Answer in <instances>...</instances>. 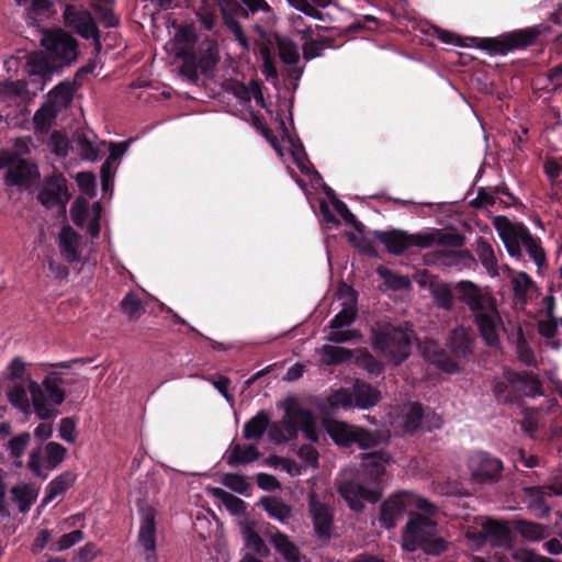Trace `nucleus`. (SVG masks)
Segmentation results:
<instances>
[{"label":"nucleus","mask_w":562,"mask_h":562,"mask_svg":"<svg viewBox=\"0 0 562 562\" xmlns=\"http://www.w3.org/2000/svg\"><path fill=\"white\" fill-rule=\"evenodd\" d=\"M418 282L428 290L434 305L440 310L451 312L456 300L462 303L470 312L472 323L484 342L490 347L499 346V334L504 330V323L496 299L488 288H482L470 280L451 284L437 277H426Z\"/></svg>","instance_id":"f257e3e1"},{"label":"nucleus","mask_w":562,"mask_h":562,"mask_svg":"<svg viewBox=\"0 0 562 562\" xmlns=\"http://www.w3.org/2000/svg\"><path fill=\"white\" fill-rule=\"evenodd\" d=\"M494 226L512 257L521 258L524 246L539 269L546 266V252L540 239L533 237L525 225L513 223L505 216H497Z\"/></svg>","instance_id":"f03ea898"},{"label":"nucleus","mask_w":562,"mask_h":562,"mask_svg":"<svg viewBox=\"0 0 562 562\" xmlns=\"http://www.w3.org/2000/svg\"><path fill=\"white\" fill-rule=\"evenodd\" d=\"M436 533L437 525L431 518L413 514L403 533V547L408 551L422 549L427 554H439L447 549V543Z\"/></svg>","instance_id":"7ed1b4c3"},{"label":"nucleus","mask_w":562,"mask_h":562,"mask_svg":"<svg viewBox=\"0 0 562 562\" xmlns=\"http://www.w3.org/2000/svg\"><path fill=\"white\" fill-rule=\"evenodd\" d=\"M61 382L56 373L47 375L42 385L31 379L26 380L32 406L40 419L52 420L57 416V406L65 400V392L59 386Z\"/></svg>","instance_id":"20e7f679"},{"label":"nucleus","mask_w":562,"mask_h":562,"mask_svg":"<svg viewBox=\"0 0 562 562\" xmlns=\"http://www.w3.org/2000/svg\"><path fill=\"white\" fill-rule=\"evenodd\" d=\"M183 63L179 69L180 75L190 82H196L199 74L206 75L218 63V49L215 42L206 40L200 43L196 52H186L184 47L177 52Z\"/></svg>","instance_id":"39448f33"},{"label":"nucleus","mask_w":562,"mask_h":562,"mask_svg":"<svg viewBox=\"0 0 562 562\" xmlns=\"http://www.w3.org/2000/svg\"><path fill=\"white\" fill-rule=\"evenodd\" d=\"M373 347L390 361L398 364L411 353V335L402 328L389 325L374 334Z\"/></svg>","instance_id":"423d86ee"},{"label":"nucleus","mask_w":562,"mask_h":562,"mask_svg":"<svg viewBox=\"0 0 562 562\" xmlns=\"http://www.w3.org/2000/svg\"><path fill=\"white\" fill-rule=\"evenodd\" d=\"M41 44L58 68L70 65L77 58L76 38L61 29L45 31Z\"/></svg>","instance_id":"0eeeda50"},{"label":"nucleus","mask_w":562,"mask_h":562,"mask_svg":"<svg viewBox=\"0 0 562 562\" xmlns=\"http://www.w3.org/2000/svg\"><path fill=\"white\" fill-rule=\"evenodd\" d=\"M323 426L330 438L342 447L357 443L362 449H369L379 443L378 437L373 432L345 422L324 417Z\"/></svg>","instance_id":"6e6552de"},{"label":"nucleus","mask_w":562,"mask_h":562,"mask_svg":"<svg viewBox=\"0 0 562 562\" xmlns=\"http://www.w3.org/2000/svg\"><path fill=\"white\" fill-rule=\"evenodd\" d=\"M278 424L290 440L297 437L299 430L304 432L307 440L314 442L318 440L316 420L307 409L301 407L288 408L284 417Z\"/></svg>","instance_id":"1a4fd4ad"},{"label":"nucleus","mask_w":562,"mask_h":562,"mask_svg":"<svg viewBox=\"0 0 562 562\" xmlns=\"http://www.w3.org/2000/svg\"><path fill=\"white\" fill-rule=\"evenodd\" d=\"M63 18L67 27L75 30L83 38H92L95 49L98 52L101 49L99 30L89 11L67 4Z\"/></svg>","instance_id":"9d476101"},{"label":"nucleus","mask_w":562,"mask_h":562,"mask_svg":"<svg viewBox=\"0 0 562 562\" xmlns=\"http://www.w3.org/2000/svg\"><path fill=\"white\" fill-rule=\"evenodd\" d=\"M338 492L352 510L361 512L364 508L363 501L375 503L379 499L381 487L369 486L358 476L357 480L342 482Z\"/></svg>","instance_id":"9b49d317"},{"label":"nucleus","mask_w":562,"mask_h":562,"mask_svg":"<svg viewBox=\"0 0 562 562\" xmlns=\"http://www.w3.org/2000/svg\"><path fill=\"white\" fill-rule=\"evenodd\" d=\"M44 451V462L46 468L53 470L57 468L65 459L67 449L58 442L50 441L42 448L37 446L29 456L27 469L36 476H42L41 454Z\"/></svg>","instance_id":"f8f14e48"},{"label":"nucleus","mask_w":562,"mask_h":562,"mask_svg":"<svg viewBox=\"0 0 562 562\" xmlns=\"http://www.w3.org/2000/svg\"><path fill=\"white\" fill-rule=\"evenodd\" d=\"M37 199L47 209L58 207L65 212L66 204L70 199L66 179L63 176L46 178Z\"/></svg>","instance_id":"ddd939ff"},{"label":"nucleus","mask_w":562,"mask_h":562,"mask_svg":"<svg viewBox=\"0 0 562 562\" xmlns=\"http://www.w3.org/2000/svg\"><path fill=\"white\" fill-rule=\"evenodd\" d=\"M415 502V496L408 492L396 493L386 498L380 510V522L385 528H393L406 509Z\"/></svg>","instance_id":"4468645a"},{"label":"nucleus","mask_w":562,"mask_h":562,"mask_svg":"<svg viewBox=\"0 0 562 562\" xmlns=\"http://www.w3.org/2000/svg\"><path fill=\"white\" fill-rule=\"evenodd\" d=\"M155 509L150 506L142 507V520L138 533V543L144 548L145 561L157 562L156 558V524Z\"/></svg>","instance_id":"2eb2a0df"},{"label":"nucleus","mask_w":562,"mask_h":562,"mask_svg":"<svg viewBox=\"0 0 562 562\" xmlns=\"http://www.w3.org/2000/svg\"><path fill=\"white\" fill-rule=\"evenodd\" d=\"M469 467L473 477L481 483L498 481L503 470L501 460L484 452L471 457Z\"/></svg>","instance_id":"dca6fc26"},{"label":"nucleus","mask_w":562,"mask_h":562,"mask_svg":"<svg viewBox=\"0 0 562 562\" xmlns=\"http://www.w3.org/2000/svg\"><path fill=\"white\" fill-rule=\"evenodd\" d=\"M308 509L318 537L330 538L334 518L330 506L323 502L316 493H311L308 495Z\"/></svg>","instance_id":"f3484780"},{"label":"nucleus","mask_w":562,"mask_h":562,"mask_svg":"<svg viewBox=\"0 0 562 562\" xmlns=\"http://www.w3.org/2000/svg\"><path fill=\"white\" fill-rule=\"evenodd\" d=\"M241 0H221L220 8L226 26L234 33L239 44L247 48V38L238 22L239 18H248V10L240 3Z\"/></svg>","instance_id":"a211bd4d"},{"label":"nucleus","mask_w":562,"mask_h":562,"mask_svg":"<svg viewBox=\"0 0 562 562\" xmlns=\"http://www.w3.org/2000/svg\"><path fill=\"white\" fill-rule=\"evenodd\" d=\"M536 38V34L529 31H519L512 33L503 40L485 38L483 40V48L494 54H506L508 50L525 47L531 44Z\"/></svg>","instance_id":"6ab92c4d"},{"label":"nucleus","mask_w":562,"mask_h":562,"mask_svg":"<svg viewBox=\"0 0 562 562\" xmlns=\"http://www.w3.org/2000/svg\"><path fill=\"white\" fill-rule=\"evenodd\" d=\"M387 461L389 456L383 451L363 454V470L359 477L369 486L380 487V480L385 472L384 464Z\"/></svg>","instance_id":"aec40b11"},{"label":"nucleus","mask_w":562,"mask_h":562,"mask_svg":"<svg viewBox=\"0 0 562 562\" xmlns=\"http://www.w3.org/2000/svg\"><path fill=\"white\" fill-rule=\"evenodd\" d=\"M475 338L472 330L464 326L452 329L448 337V347L456 358H468L473 351Z\"/></svg>","instance_id":"412c9836"},{"label":"nucleus","mask_w":562,"mask_h":562,"mask_svg":"<svg viewBox=\"0 0 562 562\" xmlns=\"http://www.w3.org/2000/svg\"><path fill=\"white\" fill-rule=\"evenodd\" d=\"M427 262L443 267L464 266L469 268L475 262V259L469 250H437L427 255Z\"/></svg>","instance_id":"4be33fe9"},{"label":"nucleus","mask_w":562,"mask_h":562,"mask_svg":"<svg viewBox=\"0 0 562 562\" xmlns=\"http://www.w3.org/2000/svg\"><path fill=\"white\" fill-rule=\"evenodd\" d=\"M59 250L63 258L69 262L80 260L81 237L70 226H64L59 234Z\"/></svg>","instance_id":"5701e85b"},{"label":"nucleus","mask_w":562,"mask_h":562,"mask_svg":"<svg viewBox=\"0 0 562 562\" xmlns=\"http://www.w3.org/2000/svg\"><path fill=\"white\" fill-rule=\"evenodd\" d=\"M267 537L274 550L279 552L286 562H301L299 548L290 538L277 528L267 532Z\"/></svg>","instance_id":"b1692460"},{"label":"nucleus","mask_w":562,"mask_h":562,"mask_svg":"<svg viewBox=\"0 0 562 562\" xmlns=\"http://www.w3.org/2000/svg\"><path fill=\"white\" fill-rule=\"evenodd\" d=\"M26 71L30 76L38 77L42 85L50 79L58 66L43 53H32L27 56Z\"/></svg>","instance_id":"393cba45"},{"label":"nucleus","mask_w":562,"mask_h":562,"mask_svg":"<svg viewBox=\"0 0 562 562\" xmlns=\"http://www.w3.org/2000/svg\"><path fill=\"white\" fill-rule=\"evenodd\" d=\"M260 456L261 453L254 445L232 442L224 454V459L229 467H237L256 461Z\"/></svg>","instance_id":"a878e982"},{"label":"nucleus","mask_w":562,"mask_h":562,"mask_svg":"<svg viewBox=\"0 0 562 562\" xmlns=\"http://www.w3.org/2000/svg\"><path fill=\"white\" fill-rule=\"evenodd\" d=\"M509 376L514 385L515 401L521 396H536L541 393V384L532 373L509 371Z\"/></svg>","instance_id":"bb28decb"},{"label":"nucleus","mask_w":562,"mask_h":562,"mask_svg":"<svg viewBox=\"0 0 562 562\" xmlns=\"http://www.w3.org/2000/svg\"><path fill=\"white\" fill-rule=\"evenodd\" d=\"M353 406V395L345 389H340L331 393L325 401L319 404V411L324 417L337 414L339 409H349Z\"/></svg>","instance_id":"cd10ccee"},{"label":"nucleus","mask_w":562,"mask_h":562,"mask_svg":"<svg viewBox=\"0 0 562 562\" xmlns=\"http://www.w3.org/2000/svg\"><path fill=\"white\" fill-rule=\"evenodd\" d=\"M37 175V169L34 165L20 159L9 166L5 181L11 186H27Z\"/></svg>","instance_id":"c85d7f7f"},{"label":"nucleus","mask_w":562,"mask_h":562,"mask_svg":"<svg viewBox=\"0 0 562 562\" xmlns=\"http://www.w3.org/2000/svg\"><path fill=\"white\" fill-rule=\"evenodd\" d=\"M424 357L429 363L435 364L447 373H454L459 371L458 363L452 360L443 349L432 341L425 345Z\"/></svg>","instance_id":"c756f323"},{"label":"nucleus","mask_w":562,"mask_h":562,"mask_svg":"<svg viewBox=\"0 0 562 562\" xmlns=\"http://www.w3.org/2000/svg\"><path fill=\"white\" fill-rule=\"evenodd\" d=\"M270 425L269 414L265 411L258 412L251 417L243 429V437L246 440H260Z\"/></svg>","instance_id":"7c9ffc66"},{"label":"nucleus","mask_w":562,"mask_h":562,"mask_svg":"<svg viewBox=\"0 0 562 562\" xmlns=\"http://www.w3.org/2000/svg\"><path fill=\"white\" fill-rule=\"evenodd\" d=\"M356 406L368 409L379 403L381 393L368 383L357 381L352 392Z\"/></svg>","instance_id":"2f4dec72"},{"label":"nucleus","mask_w":562,"mask_h":562,"mask_svg":"<svg viewBox=\"0 0 562 562\" xmlns=\"http://www.w3.org/2000/svg\"><path fill=\"white\" fill-rule=\"evenodd\" d=\"M378 238L394 255H401L409 248L408 235L401 231L381 232Z\"/></svg>","instance_id":"473e14b6"},{"label":"nucleus","mask_w":562,"mask_h":562,"mask_svg":"<svg viewBox=\"0 0 562 562\" xmlns=\"http://www.w3.org/2000/svg\"><path fill=\"white\" fill-rule=\"evenodd\" d=\"M528 505L538 512L539 516H546L550 512L547 498L551 497V492L547 486H533L525 490Z\"/></svg>","instance_id":"72a5a7b5"},{"label":"nucleus","mask_w":562,"mask_h":562,"mask_svg":"<svg viewBox=\"0 0 562 562\" xmlns=\"http://www.w3.org/2000/svg\"><path fill=\"white\" fill-rule=\"evenodd\" d=\"M475 252L486 271L493 277L497 276V259L492 245L484 238H479L475 241Z\"/></svg>","instance_id":"f704fd0d"},{"label":"nucleus","mask_w":562,"mask_h":562,"mask_svg":"<svg viewBox=\"0 0 562 562\" xmlns=\"http://www.w3.org/2000/svg\"><path fill=\"white\" fill-rule=\"evenodd\" d=\"M480 535L493 546H502L507 542L509 530L504 524L487 520L482 525Z\"/></svg>","instance_id":"c9c22d12"},{"label":"nucleus","mask_w":562,"mask_h":562,"mask_svg":"<svg viewBox=\"0 0 562 562\" xmlns=\"http://www.w3.org/2000/svg\"><path fill=\"white\" fill-rule=\"evenodd\" d=\"M10 493L12 502L18 504L21 513L29 512L37 497V492L35 488L27 484L13 486Z\"/></svg>","instance_id":"e433bc0d"},{"label":"nucleus","mask_w":562,"mask_h":562,"mask_svg":"<svg viewBox=\"0 0 562 562\" xmlns=\"http://www.w3.org/2000/svg\"><path fill=\"white\" fill-rule=\"evenodd\" d=\"M76 475L71 472H64L56 476L47 486L45 503H49L57 496L63 495L74 483Z\"/></svg>","instance_id":"4c0bfd02"},{"label":"nucleus","mask_w":562,"mask_h":562,"mask_svg":"<svg viewBox=\"0 0 562 562\" xmlns=\"http://www.w3.org/2000/svg\"><path fill=\"white\" fill-rule=\"evenodd\" d=\"M30 440L31 435L29 432H22L11 438L5 445L9 456L13 459V464L16 468L23 467L22 456L29 446Z\"/></svg>","instance_id":"58836bf2"},{"label":"nucleus","mask_w":562,"mask_h":562,"mask_svg":"<svg viewBox=\"0 0 562 562\" xmlns=\"http://www.w3.org/2000/svg\"><path fill=\"white\" fill-rule=\"evenodd\" d=\"M8 401L21 412L29 414L31 404L27 397L26 387L22 382H13L7 392Z\"/></svg>","instance_id":"ea45409f"},{"label":"nucleus","mask_w":562,"mask_h":562,"mask_svg":"<svg viewBox=\"0 0 562 562\" xmlns=\"http://www.w3.org/2000/svg\"><path fill=\"white\" fill-rule=\"evenodd\" d=\"M243 538L246 547L251 549L254 553L258 554L261 558L269 557V548L266 546L262 538L251 526H245L243 528Z\"/></svg>","instance_id":"a19ab883"},{"label":"nucleus","mask_w":562,"mask_h":562,"mask_svg":"<svg viewBox=\"0 0 562 562\" xmlns=\"http://www.w3.org/2000/svg\"><path fill=\"white\" fill-rule=\"evenodd\" d=\"M514 297L516 303L521 305L527 302V293L536 286L535 282L526 272H518L512 280Z\"/></svg>","instance_id":"79ce46f5"},{"label":"nucleus","mask_w":562,"mask_h":562,"mask_svg":"<svg viewBox=\"0 0 562 562\" xmlns=\"http://www.w3.org/2000/svg\"><path fill=\"white\" fill-rule=\"evenodd\" d=\"M261 503L265 510L279 521L283 522L291 517V507L277 497H265Z\"/></svg>","instance_id":"37998d69"},{"label":"nucleus","mask_w":562,"mask_h":562,"mask_svg":"<svg viewBox=\"0 0 562 562\" xmlns=\"http://www.w3.org/2000/svg\"><path fill=\"white\" fill-rule=\"evenodd\" d=\"M509 371H505L503 376L497 379L494 383V394L499 402L509 403L515 401V391L513 390L512 376Z\"/></svg>","instance_id":"c03bdc74"},{"label":"nucleus","mask_w":562,"mask_h":562,"mask_svg":"<svg viewBox=\"0 0 562 562\" xmlns=\"http://www.w3.org/2000/svg\"><path fill=\"white\" fill-rule=\"evenodd\" d=\"M121 307L123 313L132 321L138 319L145 312L140 299L133 293L125 295L121 302Z\"/></svg>","instance_id":"a18cd8bd"},{"label":"nucleus","mask_w":562,"mask_h":562,"mask_svg":"<svg viewBox=\"0 0 562 562\" xmlns=\"http://www.w3.org/2000/svg\"><path fill=\"white\" fill-rule=\"evenodd\" d=\"M213 495L220 499L232 514H240L245 509V503L239 497L220 488L215 487L212 491Z\"/></svg>","instance_id":"49530a36"},{"label":"nucleus","mask_w":562,"mask_h":562,"mask_svg":"<svg viewBox=\"0 0 562 562\" xmlns=\"http://www.w3.org/2000/svg\"><path fill=\"white\" fill-rule=\"evenodd\" d=\"M126 145L124 143H119V144H111L110 145V155L108 157V160L105 161V164H103L102 168H101V181H102V189L104 191L108 190L109 188V181H110V173H109V168H110V164L114 160H116L117 158H120L126 150Z\"/></svg>","instance_id":"de8ad7c7"},{"label":"nucleus","mask_w":562,"mask_h":562,"mask_svg":"<svg viewBox=\"0 0 562 562\" xmlns=\"http://www.w3.org/2000/svg\"><path fill=\"white\" fill-rule=\"evenodd\" d=\"M278 50L281 60L288 65H296L300 59L297 46L285 38L278 40Z\"/></svg>","instance_id":"09e8293b"},{"label":"nucleus","mask_w":562,"mask_h":562,"mask_svg":"<svg viewBox=\"0 0 562 562\" xmlns=\"http://www.w3.org/2000/svg\"><path fill=\"white\" fill-rule=\"evenodd\" d=\"M423 418V407L418 403L409 404L404 415V428L406 431L416 430Z\"/></svg>","instance_id":"8fccbe9b"},{"label":"nucleus","mask_w":562,"mask_h":562,"mask_svg":"<svg viewBox=\"0 0 562 562\" xmlns=\"http://www.w3.org/2000/svg\"><path fill=\"white\" fill-rule=\"evenodd\" d=\"M54 117V108L52 105H43L35 112L33 123L37 130L46 132L49 130Z\"/></svg>","instance_id":"3c124183"},{"label":"nucleus","mask_w":562,"mask_h":562,"mask_svg":"<svg viewBox=\"0 0 562 562\" xmlns=\"http://www.w3.org/2000/svg\"><path fill=\"white\" fill-rule=\"evenodd\" d=\"M357 315V310L353 305H346L331 321L330 328L331 329H340L342 327L349 326L355 319Z\"/></svg>","instance_id":"603ef678"},{"label":"nucleus","mask_w":562,"mask_h":562,"mask_svg":"<svg viewBox=\"0 0 562 562\" xmlns=\"http://www.w3.org/2000/svg\"><path fill=\"white\" fill-rule=\"evenodd\" d=\"M378 271L384 279L385 284L392 290H404L409 286L411 282L406 277L395 274L385 268H379Z\"/></svg>","instance_id":"864d4df0"},{"label":"nucleus","mask_w":562,"mask_h":562,"mask_svg":"<svg viewBox=\"0 0 562 562\" xmlns=\"http://www.w3.org/2000/svg\"><path fill=\"white\" fill-rule=\"evenodd\" d=\"M324 356L326 357L327 363H339L351 357V351L337 346L325 345L322 348Z\"/></svg>","instance_id":"5fc2aeb1"},{"label":"nucleus","mask_w":562,"mask_h":562,"mask_svg":"<svg viewBox=\"0 0 562 562\" xmlns=\"http://www.w3.org/2000/svg\"><path fill=\"white\" fill-rule=\"evenodd\" d=\"M89 213V203L83 198H78L71 205L70 216L77 226H82Z\"/></svg>","instance_id":"6e6d98bb"},{"label":"nucleus","mask_w":562,"mask_h":562,"mask_svg":"<svg viewBox=\"0 0 562 562\" xmlns=\"http://www.w3.org/2000/svg\"><path fill=\"white\" fill-rule=\"evenodd\" d=\"M82 539L83 532L81 530H74L69 533L63 535L53 549L56 551H64L80 542Z\"/></svg>","instance_id":"4d7b16f0"},{"label":"nucleus","mask_w":562,"mask_h":562,"mask_svg":"<svg viewBox=\"0 0 562 562\" xmlns=\"http://www.w3.org/2000/svg\"><path fill=\"white\" fill-rule=\"evenodd\" d=\"M223 484L239 493V494H244L247 488H248V483L246 482L245 477L243 475H239V474H234V473H227L223 476Z\"/></svg>","instance_id":"13d9d810"},{"label":"nucleus","mask_w":562,"mask_h":562,"mask_svg":"<svg viewBox=\"0 0 562 562\" xmlns=\"http://www.w3.org/2000/svg\"><path fill=\"white\" fill-rule=\"evenodd\" d=\"M59 437L67 441L74 442L76 440V423L70 417H65L59 423Z\"/></svg>","instance_id":"bf43d9fd"},{"label":"nucleus","mask_w":562,"mask_h":562,"mask_svg":"<svg viewBox=\"0 0 562 562\" xmlns=\"http://www.w3.org/2000/svg\"><path fill=\"white\" fill-rule=\"evenodd\" d=\"M77 146L80 150L81 156L88 160L97 159V150L92 143L87 138L85 134H78L76 137Z\"/></svg>","instance_id":"052dcab7"},{"label":"nucleus","mask_w":562,"mask_h":562,"mask_svg":"<svg viewBox=\"0 0 562 562\" xmlns=\"http://www.w3.org/2000/svg\"><path fill=\"white\" fill-rule=\"evenodd\" d=\"M520 533L528 540H540L544 536V527L533 522H524L520 526Z\"/></svg>","instance_id":"680f3d73"},{"label":"nucleus","mask_w":562,"mask_h":562,"mask_svg":"<svg viewBox=\"0 0 562 562\" xmlns=\"http://www.w3.org/2000/svg\"><path fill=\"white\" fill-rule=\"evenodd\" d=\"M517 355L519 360L526 366H535L536 357L531 348L528 346L525 339L520 338L517 342Z\"/></svg>","instance_id":"e2e57ef3"},{"label":"nucleus","mask_w":562,"mask_h":562,"mask_svg":"<svg viewBox=\"0 0 562 562\" xmlns=\"http://www.w3.org/2000/svg\"><path fill=\"white\" fill-rule=\"evenodd\" d=\"M436 236L437 234L435 232L408 235L409 247L417 246L420 248H427L436 243Z\"/></svg>","instance_id":"0e129e2a"},{"label":"nucleus","mask_w":562,"mask_h":562,"mask_svg":"<svg viewBox=\"0 0 562 562\" xmlns=\"http://www.w3.org/2000/svg\"><path fill=\"white\" fill-rule=\"evenodd\" d=\"M436 243L439 245L450 246V247H461L464 243V237L460 234H453V233H445L440 234L439 232H436Z\"/></svg>","instance_id":"69168bd1"},{"label":"nucleus","mask_w":562,"mask_h":562,"mask_svg":"<svg viewBox=\"0 0 562 562\" xmlns=\"http://www.w3.org/2000/svg\"><path fill=\"white\" fill-rule=\"evenodd\" d=\"M25 372V363L21 358H14L9 366L8 379L12 382H21Z\"/></svg>","instance_id":"338daca9"},{"label":"nucleus","mask_w":562,"mask_h":562,"mask_svg":"<svg viewBox=\"0 0 562 562\" xmlns=\"http://www.w3.org/2000/svg\"><path fill=\"white\" fill-rule=\"evenodd\" d=\"M256 481L258 486L265 491H274L280 487V483L271 474L258 473L256 476Z\"/></svg>","instance_id":"774afa93"}]
</instances>
